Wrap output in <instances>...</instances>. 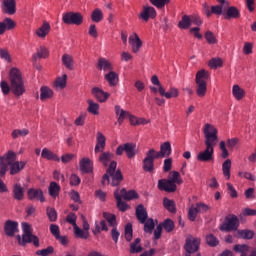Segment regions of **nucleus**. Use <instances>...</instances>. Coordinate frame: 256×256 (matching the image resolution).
<instances>
[{
  "label": "nucleus",
  "mask_w": 256,
  "mask_h": 256,
  "mask_svg": "<svg viewBox=\"0 0 256 256\" xmlns=\"http://www.w3.org/2000/svg\"><path fill=\"white\" fill-rule=\"evenodd\" d=\"M204 135H205V146L206 148L203 151H200L197 154V161H201L202 163H209L211 161H215V145H217L219 141V137L217 136V130L211 124H206L204 127Z\"/></svg>",
  "instance_id": "1"
},
{
  "label": "nucleus",
  "mask_w": 256,
  "mask_h": 256,
  "mask_svg": "<svg viewBox=\"0 0 256 256\" xmlns=\"http://www.w3.org/2000/svg\"><path fill=\"white\" fill-rule=\"evenodd\" d=\"M9 83L5 80H2L0 83V89L3 95H9L12 91L17 97H21L25 93V84L23 83V76L21 70L18 68H11L9 71Z\"/></svg>",
  "instance_id": "2"
},
{
  "label": "nucleus",
  "mask_w": 256,
  "mask_h": 256,
  "mask_svg": "<svg viewBox=\"0 0 256 256\" xmlns=\"http://www.w3.org/2000/svg\"><path fill=\"white\" fill-rule=\"evenodd\" d=\"M117 163L112 161L107 169L106 174L102 177V185H107L109 183V176L111 177V185L112 187H117L123 181V174H121V170H117Z\"/></svg>",
  "instance_id": "3"
},
{
  "label": "nucleus",
  "mask_w": 256,
  "mask_h": 256,
  "mask_svg": "<svg viewBox=\"0 0 256 256\" xmlns=\"http://www.w3.org/2000/svg\"><path fill=\"white\" fill-rule=\"evenodd\" d=\"M207 81H209V72L202 69L196 73V93L198 97H205L207 93Z\"/></svg>",
  "instance_id": "4"
},
{
  "label": "nucleus",
  "mask_w": 256,
  "mask_h": 256,
  "mask_svg": "<svg viewBox=\"0 0 256 256\" xmlns=\"http://www.w3.org/2000/svg\"><path fill=\"white\" fill-rule=\"evenodd\" d=\"M199 245H201V239L189 236L186 238L184 249L186 251L185 256H201L199 253Z\"/></svg>",
  "instance_id": "5"
},
{
  "label": "nucleus",
  "mask_w": 256,
  "mask_h": 256,
  "mask_svg": "<svg viewBox=\"0 0 256 256\" xmlns=\"http://www.w3.org/2000/svg\"><path fill=\"white\" fill-rule=\"evenodd\" d=\"M209 209H211V207L203 202H198L195 206L192 205L188 210L189 221H195V219H197V215H203L204 213H207Z\"/></svg>",
  "instance_id": "6"
},
{
  "label": "nucleus",
  "mask_w": 256,
  "mask_h": 256,
  "mask_svg": "<svg viewBox=\"0 0 256 256\" xmlns=\"http://www.w3.org/2000/svg\"><path fill=\"white\" fill-rule=\"evenodd\" d=\"M123 153H126L128 159H133L137 155V144L135 143H125L119 145L116 149V155L121 156Z\"/></svg>",
  "instance_id": "7"
},
{
  "label": "nucleus",
  "mask_w": 256,
  "mask_h": 256,
  "mask_svg": "<svg viewBox=\"0 0 256 256\" xmlns=\"http://www.w3.org/2000/svg\"><path fill=\"white\" fill-rule=\"evenodd\" d=\"M155 149H150L146 153V157L143 160V170L146 171V173H152V171L155 170V159H158L157 156H155Z\"/></svg>",
  "instance_id": "8"
},
{
  "label": "nucleus",
  "mask_w": 256,
  "mask_h": 256,
  "mask_svg": "<svg viewBox=\"0 0 256 256\" xmlns=\"http://www.w3.org/2000/svg\"><path fill=\"white\" fill-rule=\"evenodd\" d=\"M65 25H81L83 23V15L79 12H67L62 17Z\"/></svg>",
  "instance_id": "9"
},
{
  "label": "nucleus",
  "mask_w": 256,
  "mask_h": 256,
  "mask_svg": "<svg viewBox=\"0 0 256 256\" xmlns=\"http://www.w3.org/2000/svg\"><path fill=\"white\" fill-rule=\"evenodd\" d=\"M237 229H239V218L235 215L227 217L226 222L220 226V231H237Z\"/></svg>",
  "instance_id": "10"
},
{
  "label": "nucleus",
  "mask_w": 256,
  "mask_h": 256,
  "mask_svg": "<svg viewBox=\"0 0 256 256\" xmlns=\"http://www.w3.org/2000/svg\"><path fill=\"white\" fill-rule=\"evenodd\" d=\"M16 238L22 247H25L27 243H33L34 247H39V237L33 235V233L22 234V237L18 235Z\"/></svg>",
  "instance_id": "11"
},
{
  "label": "nucleus",
  "mask_w": 256,
  "mask_h": 256,
  "mask_svg": "<svg viewBox=\"0 0 256 256\" xmlns=\"http://www.w3.org/2000/svg\"><path fill=\"white\" fill-rule=\"evenodd\" d=\"M158 189L167 193H175L177 191V184L171 180L161 179L158 181Z\"/></svg>",
  "instance_id": "12"
},
{
  "label": "nucleus",
  "mask_w": 256,
  "mask_h": 256,
  "mask_svg": "<svg viewBox=\"0 0 256 256\" xmlns=\"http://www.w3.org/2000/svg\"><path fill=\"white\" fill-rule=\"evenodd\" d=\"M19 230V224L12 220H7L4 225V231L7 237H13Z\"/></svg>",
  "instance_id": "13"
},
{
  "label": "nucleus",
  "mask_w": 256,
  "mask_h": 256,
  "mask_svg": "<svg viewBox=\"0 0 256 256\" xmlns=\"http://www.w3.org/2000/svg\"><path fill=\"white\" fill-rule=\"evenodd\" d=\"M140 17L143 21H149V19H155L157 17V11L151 6H144Z\"/></svg>",
  "instance_id": "14"
},
{
  "label": "nucleus",
  "mask_w": 256,
  "mask_h": 256,
  "mask_svg": "<svg viewBox=\"0 0 256 256\" xmlns=\"http://www.w3.org/2000/svg\"><path fill=\"white\" fill-rule=\"evenodd\" d=\"M2 11L6 15H15L17 11L15 0H3Z\"/></svg>",
  "instance_id": "15"
},
{
  "label": "nucleus",
  "mask_w": 256,
  "mask_h": 256,
  "mask_svg": "<svg viewBox=\"0 0 256 256\" xmlns=\"http://www.w3.org/2000/svg\"><path fill=\"white\" fill-rule=\"evenodd\" d=\"M154 154L158 159H161L163 157H169L171 155V143L170 142H164L160 146V151L154 150Z\"/></svg>",
  "instance_id": "16"
},
{
  "label": "nucleus",
  "mask_w": 256,
  "mask_h": 256,
  "mask_svg": "<svg viewBox=\"0 0 256 256\" xmlns=\"http://www.w3.org/2000/svg\"><path fill=\"white\" fill-rule=\"evenodd\" d=\"M12 195L15 201H23V199H25V188L19 183L14 184L12 187Z\"/></svg>",
  "instance_id": "17"
},
{
  "label": "nucleus",
  "mask_w": 256,
  "mask_h": 256,
  "mask_svg": "<svg viewBox=\"0 0 256 256\" xmlns=\"http://www.w3.org/2000/svg\"><path fill=\"white\" fill-rule=\"evenodd\" d=\"M91 93H92L93 97H95L97 99V101H99V103H105V101H107V99H109V93L103 91L99 87L92 88Z\"/></svg>",
  "instance_id": "18"
},
{
  "label": "nucleus",
  "mask_w": 256,
  "mask_h": 256,
  "mask_svg": "<svg viewBox=\"0 0 256 256\" xmlns=\"http://www.w3.org/2000/svg\"><path fill=\"white\" fill-rule=\"evenodd\" d=\"M28 199H30V201L37 199L41 203H45V196H43V190L30 188L28 190Z\"/></svg>",
  "instance_id": "19"
},
{
  "label": "nucleus",
  "mask_w": 256,
  "mask_h": 256,
  "mask_svg": "<svg viewBox=\"0 0 256 256\" xmlns=\"http://www.w3.org/2000/svg\"><path fill=\"white\" fill-rule=\"evenodd\" d=\"M25 165H27L25 161L8 162V166H10V175H17V173H20L25 169Z\"/></svg>",
  "instance_id": "20"
},
{
  "label": "nucleus",
  "mask_w": 256,
  "mask_h": 256,
  "mask_svg": "<svg viewBox=\"0 0 256 256\" xmlns=\"http://www.w3.org/2000/svg\"><path fill=\"white\" fill-rule=\"evenodd\" d=\"M161 97H165L166 99H173L175 97H179V89L175 87H170L169 91L166 92L163 86H160L158 89Z\"/></svg>",
  "instance_id": "21"
},
{
  "label": "nucleus",
  "mask_w": 256,
  "mask_h": 256,
  "mask_svg": "<svg viewBox=\"0 0 256 256\" xmlns=\"http://www.w3.org/2000/svg\"><path fill=\"white\" fill-rule=\"evenodd\" d=\"M106 138L105 135L101 132H97V141L96 146L94 148L95 153H103L105 151Z\"/></svg>",
  "instance_id": "22"
},
{
  "label": "nucleus",
  "mask_w": 256,
  "mask_h": 256,
  "mask_svg": "<svg viewBox=\"0 0 256 256\" xmlns=\"http://www.w3.org/2000/svg\"><path fill=\"white\" fill-rule=\"evenodd\" d=\"M119 195L125 201H133V199H139V194L135 190H129L123 188L119 190Z\"/></svg>",
  "instance_id": "23"
},
{
  "label": "nucleus",
  "mask_w": 256,
  "mask_h": 256,
  "mask_svg": "<svg viewBox=\"0 0 256 256\" xmlns=\"http://www.w3.org/2000/svg\"><path fill=\"white\" fill-rule=\"evenodd\" d=\"M11 29H15V21L13 19L5 18L0 22V35H3L6 31H11Z\"/></svg>",
  "instance_id": "24"
},
{
  "label": "nucleus",
  "mask_w": 256,
  "mask_h": 256,
  "mask_svg": "<svg viewBox=\"0 0 256 256\" xmlns=\"http://www.w3.org/2000/svg\"><path fill=\"white\" fill-rule=\"evenodd\" d=\"M80 171L82 173H93V161L89 158L80 160Z\"/></svg>",
  "instance_id": "25"
},
{
  "label": "nucleus",
  "mask_w": 256,
  "mask_h": 256,
  "mask_svg": "<svg viewBox=\"0 0 256 256\" xmlns=\"http://www.w3.org/2000/svg\"><path fill=\"white\" fill-rule=\"evenodd\" d=\"M129 43L132 47L133 53H139V49H141L143 42L141 41V38L137 34L135 36H130Z\"/></svg>",
  "instance_id": "26"
},
{
  "label": "nucleus",
  "mask_w": 256,
  "mask_h": 256,
  "mask_svg": "<svg viewBox=\"0 0 256 256\" xmlns=\"http://www.w3.org/2000/svg\"><path fill=\"white\" fill-rule=\"evenodd\" d=\"M136 217L139 223H145V221H147V218L149 217V215L147 214V210H145V206H143V204H140L137 206Z\"/></svg>",
  "instance_id": "27"
},
{
  "label": "nucleus",
  "mask_w": 256,
  "mask_h": 256,
  "mask_svg": "<svg viewBox=\"0 0 256 256\" xmlns=\"http://www.w3.org/2000/svg\"><path fill=\"white\" fill-rule=\"evenodd\" d=\"M114 197L116 199V203L119 211L125 212L127 211V209H129V205L123 202V198L121 197V195H119V189L115 190Z\"/></svg>",
  "instance_id": "28"
},
{
  "label": "nucleus",
  "mask_w": 256,
  "mask_h": 256,
  "mask_svg": "<svg viewBox=\"0 0 256 256\" xmlns=\"http://www.w3.org/2000/svg\"><path fill=\"white\" fill-rule=\"evenodd\" d=\"M105 79L109 83L110 87H115L119 83V75L116 72L110 71L108 74H105Z\"/></svg>",
  "instance_id": "29"
},
{
  "label": "nucleus",
  "mask_w": 256,
  "mask_h": 256,
  "mask_svg": "<svg viewBox=\"0 0 256 256\" xmlns=\"http://www.w3.org/2000/svg\"><path fill=\"white\" fill-rule=\"evenodd\" d=\"M51 31V25H49L48 22H44L43 25L36 30V35H38L41 38L47 37L49 35V32Z\"/></svg>",
  "instance_id": "30"
},
{
  "label": "nucleus",
  "mask_w": 256,
  "mask_h": 256,
  "mask_svg": "<svg viewBox=\"0 0 256 256\" xmlns=\"http://www.w3.org/2000/svg\"><path fill=\"white\" fill-rule=\"evenodd\" d=\"M97 67L100 71H111L113 69L111 62L105 58H100L98 60Z\"/></svg>",
  "instance_id": "31"
},
{
  "label": "nucleus",
  "mask_w": 256,
  "mask_h": 256,
  "mask_svg": "<svg viewBox=\"0 0 256 256\" xmlns=\"http://www.w3.org/2000/svg\"><path fill=\"white\" fill-rule=\"evenodd\" d=\"M113 159V154L111 152H101L98 161L104 165V167H107L111 160Z\"/></svg>",
  "instance_id": "32"
},
{
  "label": "nucleus",
  "mask_w": 256,
  "mask_h": 256,
  "mask_svg": "<svg viewBox=\"0 0 256 256\" xmlns=\"http://www.w3.org/2000/svg\"><path fill=\"white\" fill-rule=\"evenodd\" d=\"M239 17H241V12L237 7L231 6L228 8L225 19H239Z\"/></svg>",
  "instance_id": "33"
},
{
  "label": "nucleus",
  "mask_w": 256,
  "mask_h": 256,
  "mask_svg": "<svg viewBox=\"0 0 256 256\" xmlns=\"http://www.w3.org/2000/svg\"><path fill=\"white\" fill-rule=\"evenodd\" d=\"M53 97V90L47 86H42L40 88V99L45 101L46 99H51Z\"/></svg>",
  "instance_id": "34"
},
{
  "label": "nucleus",
  "mask_w": 256,
  "mask_h": 256,
  "mask_svg": "<svg viewBox=\"0 0 256 256\" xmlns=\"http://www.w3.org/2000/svg\"><path fill=\"white\" fill-rule=\"evenodd\" d=\"M143 251V246H141V238H136L131 244H130V253H141Z\"/></svg>",
  "instance_id": "35"
},
{
  "label": "nucleus",
  "mask_w": 256,
  "mask_h": 256,
  "mask_svg": "<svg viewBox=\"0 0 256 256\" xmlns=\"http://www.w3.org/2000/svg\"><path fill=\"white\" fill-rule=\"evenodd\" d=\"M47 57H49V51H47V48L40 46V48L37 49L36 54L33 55V60L47 59Z\"/></svg>",
  "instance_id": "36"
},
{
  "label": "nucleus",
  "mask_w": 256,
  "mask_h": 256,
  "mask_svg": "<svg viewBox=\"0 0 256 256\" xmlns=\"http://www.w3.org/2000/svg\"><path fill=\"white\" fill-rule=\"evenodd\" d=\"M255 232L252 230H237L236 237L238 239H253Z\"/></svg>",
  "instance_id": "37"
},
{
  "label": "nucleus",
  "mask_w": 256,
  "mask_h": 256,
  "mask_svg": "<svg viewBox=\"0 0 256 256\" xmlns=\"http://www.w3.org/2000/svg\"><path fill=\"white\" fill-rule=\"evenodd\" d=\"M41 157L43 159H48V161H60L57 155L47 148L42 150Z\"/></svg>",
  "instance_id": "38"
},
{
  "label": "nucleus",
  "mask_w": 256,
  "mask_h": 256,
  "mask_svg": "<svg viewBox=\"0 0 256 256\" xmlns=\"http://www.w3.org/2000/svg\"><path fill=\"white\" fill-rule=\"evenodd\" d=\"M119 111H121L120 116L118 117V123L119 125H123V121H125L126 117H129L130 113L129 111H125L121 109V106L116 105L115 106V113L116 115H119Z\"/></svg>",
  "instance_id": "39"
},
{
  "label": "nucleus",
  "mask_w": 256,
  "mask_h": 256,
  "mask_svg": "<svg viewBox=\"0 0 256 256\" xmlns=\"http://www.w3.org/2000/svg\"><path fill=\"white\" fill-rule=\"evenodd\" d=\"M59 191H61V186L57 182H51L49 186V195L54 199L59 197Z\"/></svg>",
  "instance_id": "40"
},
{
  "label": "nucleus",
  "mask_w": 256,
  "mask_h": 256,
  "mask_svg": "<svg viewBox=\"0 0 256 256\" xmlns=\"http://www.w3.org/2000/svg\"><path fill=\"white\" fill-rule=\"evenodd\" d=\"M62 64L68 69L69 71H73V56L69 54H64L62 56Z\"/></svg>",
  "instance_id": "41"
},
{
  "label": "nucleus",
  "mask_w": 256,
  "mask_h": 256,
  "mask_svg": "<svg viewBox=\"0 0 256 256\" xmlns=\"http://www.w3.org/2000/svg\"><path fill=\"white\" fill-rule=\"evenodd\" d=\"M191 25V16L188 15H183L181 21L178 23L179 29H189Z\"/></svg>",
  "instance_id": "42"
},
{
  "label": "nucleus",
  "mask_w": 256,
  "mask_h": 256,
  "mask_svg": "<svg viewBox=\"0 0 256 256\" xmlns=\"http://www.w3.org/2000/svg\"><path fill=\"white\" fill-rule=\"evenodd\" d=\"M222 170H223L224 177H226L227 180L231 179V160L230 159H227L222 164Z\"/></svg>",
  "instance_id": "43"
},
{
  "label": "nucleus",
  "mask_w": 256,
  "mask_h": 256,
  "mask_svg": "<svg viewBox=\"0 0 256 256\" xmlns=\"http://www.w3.org/2000/svg\"><path fill=\"white\" fill-rule=\"evenodd\" d=\"M163 206L170 213H177V208H175V202L173 200H170L168 198H164Z\"/></svg>",
  "instance_id": "44"
},
{
  "label": "nucleus",
  "mask_w": 256,
  "mask_h": 256,
  "mask_svg": "<svg viewBox=\"0 0 256 256\" xmlns=\"http://www.w3.org/2000/svg\"><path fill=\"white\" fill-rule=\"evenodd\" d=\"M232 93H233V96L235 97V99H237V101H241V99H243V97H245V91H243V89H241V87H239V85L233 86Z\"/></svg>",
  "instance_id": "45"
},
{
  "label": "nucleus",
  "mask_w": 256,
  "mask_h": 256,
  "mask_svg": "<svg viewBox=\"0 0 256 256\" xmlns=\"http://www.w3.org/2000/svg\"><path fill=\"white\" fill-rule=\"evenodd\" d=\"M221 15L223 13V6H212L211 11L209 10V6H206V15L207 17H210L211 15Z\"/></svg>",
  "instance_id": "46"
},
{
  "label": "nucleus",
  "mask_w": 256,
  "mask_h": 256,
  "mask_svg": "<svg viewBox=\"0 0 256 256\" xmlns=\"http://www.w3.org/2000/svg\"><path fill=\"white\" fill-rule=\"evenodd\" d=\"M0 159H3V162L9 165V163L15 162V159H17V154H15L13 151H8V153L4 156H0Z\"/></svg>",
  "instance_id": "47"
},
{
  "label": "nucleus",
  "mask_w": 256,
  "mask_h": 256,
  "mask_svg": "<svg viewBox=\"0 0 256 256\" xmlns=\"http://www.w3.org/2000/svg\"><path fill=\"white\" fill-rule=\"evenodd\" d=\"M91 19L94 23H101V21H103V11L96 8L91 14Z\"/></svg>",
  "instance_id": "48"
},
{
  "label": "nucleus",
  "mask_w": 256,
  "mask_h": 256,
  "mask_svg": "<svg viewBox=\"0 0 256 256\" xmlns=\"http://www.w3.org/2000/svg\"><path fill=\"white\" fill-rule=\"evenodd\" d=\"M74 235L78 239H89V232L82 230L79 226L74 227Z\"/></svg>",
  "instance_id": "49"
},
{
  "label": "nucleus",
  "mask_w": 256,
  "mask_h": 256,
  "mask_svg": "<svg viewBox=\"0 0 256 256\" xmlns=\"http://www.w3.org/2000/svg\"><path fill=\"white\" fill-rule=\"evenodd\" d=\"M143 224L145 233H153V229H155V221L153 218L146 219Z\"/></svg>",
  "instance_id": "50"
},
{
  "label": "nucleus",
  "mask_w": 256,
  "mask_h": 256,
  "mask_svg": "<svg viewBox=\"0 0 256 256\" xmlns=\"http://www.w3.org/2000/svg\"><path fill=\"white\" fill-rule=\"evenodd\" d=\"M107 222L105 220L100 221V225L96 222L95 229L93 230L94 235L101 233V231H108Z\"/></svg>",
  "instance_id": "51"
},
{
  "label": "nucleus",
  "mask_w": 256,
  "mask_h": 256,
  "mask_svg": "<svg viewBox=\"0 0 256 256\" xmlns=\"http://www.w3.org/2000/svg\"><path fill=\"white\" fill-rule=\"evenodd\" d=\"M29 135V129H15L12 132V138L18 139V137H27Z\"/></svg>",
  "instance_id": "52"
},
{
  "label": "nucleus",
  "mask_w": 256,
  "mask_h": 256,
  "mask_svg": "<svg viewBox=\"0 0 256 256\" xmlns=\"http://www.w3.org/2000/svg\"><path fill=\"white\" fill-rule=\"evenodd\" d=\"M55 87L56 89H65L67 87V74H64L55 81Z\"/></svg>",
  "instance_id": "53"
},
{
  "label": "nucleus",
  "mask_w": 256,
  "mask_h": 256,
  "mask_svg": "<svg viewBox=\"0 0 256 256\" xmlns=\"http://www.w3.org/2000/svg\"><path fill=\"white\" fill-rule=\"evenodd\" d=\"M46 215L51 223H55V221H57V210H55V208L47 207Z\"/></svg>",
  "instance_id": "54"
},
{
  "label": "nucleus",
  "mask_w": 256,
  "mask_h": 256,
  "mask_svg": "<svg viewBox=\"0 0 256 256\" xmlns=\"http://www.w3.org/2000/svg\"><path fill=\"white\" fill-rule=\"evenodd\" d=\"M103 217L109 223L110 227H115L117 225V218L115 215L104 212Z\"/></svg>",
  "instance_id": "55"
},
{
  "label": "nucleus",
  "mask_w": 256,
  "mask_h": 256,
  "mask_svg": "<svg viewBox=\"0 0 256 256\" xmlns=\"http://www.w3.org/2000/svg\"><path fill=\"white\" fill-rule=\"evenodd\" d=\"M234 251L236 253H241V255L247 256V252L249 251V246L247 244H236L234 246Z\"/></svg>",
  "instance_id": "56"
},
{
  "label": "nucleus",
  "mask_w": 256,
  "mask_h": 256,
  "mask_svg": "<svg viewBox=\"0 0 256 256\" xmlns=\"http://www.w3.org/2000/svg\"><path fill=\"white\" fill-rule=\"evenodd\" d=\"M125 239L128 242H131L133 239V224L128 223L125 226Z\"/></svg>",
  "instance_id": "57"
},
{
  "label": "nucleus",
  "mask_w": 256,
  "mask_h": 256,
  "mask_svg": "<svg viewBox=\"0 0 256 256\" xmlns=\"http://www.w3.org/2000/svg\"><path fill=\"white\" fill-rule=\"evenodd\" d=\"M88 111L92 113V115H99V105L93 100H88Z\"/></svg>",
  "instance_id": "58"
},
{
  "label": "nucleus",
  "mask_w": 256,
  "mask_h": 256,
  "mask_svg": "<svg viewBox=\"0 0 256 256\" xmlns=\"http://www.w3.org/2000/svg\"><path fill=\"white\" fill-rule=\"evenodd\" d=\"M205 39L209 45L217 44V38L215 37V34H213V32H211L210 30L206 31Z\"/></svg>",
  "instance_id": "59"
},
{
  "label": "nucleus",
  "mask_w": 256,
  "mask_h": 256,
  "mask_svg": "<svg viewBox=\"0 0 256 256\" xmlns=\"http://www.w3.org/2000/svg\"><path fill=\"white\" fill-rule=\"evenodd\" d=\"M162 227L165 229L167 233H171L175 229V223L171 219H166L162 224Z\"/></svg>",
  "instance_id": "60"
},
{
  "label": "nucleus",
  "mask_w": 256,
  "mask_h": 256,
  "mask_svg": "<svg viewBox=\"0 0 256 256\" xmlns=\"http://www.w3.org/2000/svg\"><path fill=\"white\" fill-rule=\"evenodd\" d=\"M206 242L210 247H217L219 245V240L213 234L206 236Z\"/></svg>",
  "instance_id": "61"
},
{
  "label": "nucleus",
  "mask_w": 256,
  "mask_h": 256,
  "mask_svg": "<svg viewBox=\"0 0 256 256\" xmlns=\"http://www.w3.org/2000/svg\"><path fill=\"white\" fill-rule=\"evenodd\" d=\"M208 65L211 69H217V67L223 66V60H221V58H212Z\"/></svg>",
  "instance_id": "62"
},
{
  "label": "nucleus",
  "mask_w": 256,
  "mask_h": 256,
  "mask_svg": "<svg viewBox=\"0 0 256 256\" xmlns=\"http://www.w3.org/2000/svg\"><path fill=\"white\" fill-rule=\"evenodd\" d=\"M171 0H150V3L154 5V7H157L158 9H163L168 3H170Z\"/></svg>",
  "instance_id": "63"
},
{
  "label": "nucleus",
  "mask_w": 256,
  "mask_h": 256,
  "mask_svg": "<svg viewBox=\"0 0 256 256\" xmlns=\"http://www.w3.org/2000/svg\"><path fill=\"white\" fill-rule=\"evenodd\" d=\"M54 251H55V248H53V246H48L46 249L38 250L36 252V255L49 256V255H52Z\"/></svg>",
  "instance_id": "64"
}]
</instances>
